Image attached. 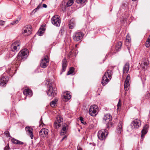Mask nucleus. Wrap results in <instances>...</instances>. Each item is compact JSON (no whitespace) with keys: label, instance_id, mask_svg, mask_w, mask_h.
I'll return each instance as SVG.
<instances>
[{"label":"nucleus","instance_id":"37998d69","mask_svg":"<svg viewBox=\"0 0 150 150\" xmlns=\"http://www.w3.org/2000/svg\"><path fill=\"white\" fill-rule=\"evenodd\" d=\"M66 132H64V131H63L62 130H61V132H60V135H64L66 133Z\"/></svg>","mask_w":150,"mask_h":150},{"label":"nucleus","instance_id":"603ef678","mask_svg":"<svg viewBox=\"0 0 150 150\" xmlns=\"http://www.w3.org/2000/svg\"><path fill=\"white\" fill-rule=\"evenodd\" d=\"M109 55H111V54H110V53H108V54H107L106 55V56H108Z\"/></svg>","mask_w":150,"mask_h":150},{"label":"nucleus","instance_id":"dca6fc26","mask_svg":"<svg viewBox=\"0 0 150 150\" xmlns=\"http://www.w3.org/2000/svg\"><path fill=\"white\" fill-rule=\"evenodd\" d=\"M130 77V75L128 74L127 76L124 83V89L125 91H127L129 87V81Z\"/></svg>","mask_w":150,"mask_h":150},{"label":"nucleus","instance_id":"b1692460","mask_svg":"<svg viewBox=\"0 0 150 150\" xmlns=\"http://www.w3.org/2000/svg\"><path fill=\"white\" fill-rule=\"evenodd\" d=\"M71 98V95H70L69 92L67 91L64 93V98L65 100V101H67L69 100Z\"/></svg>","mask_w":150,"mask_h":150},{"label":"nucleus","instance_id":"4be33fe9","mask_svg":"<svg viewBox=\"0 0 150 150\" xmlns=\"http://www.w3.org/2000/svg\"><path fill=\"white\" fill-rule=\"evenodd\" d=\"M23 94L26 96L31 97L32 95V92L31 90L28 88L25 89L23 91Z\"/></svg>","mask_w":150,"mask_h":150},{"label":"nucleus","instance_id":"f3484780","mask_svg":"<svg viewBox=\"0 0 150 150\" xmlns=\"http://www.w3.org/2000/svg\"><path fill=\"white\" fill-rule=\"evenodd\" d=\"M49 131L46 128H43L39 132L40 136L42 137L47 136L48 133Z\"/></svg>","mask_w":150,"mask_h":150},{"label":"nucleus","instance_id":"f03ea898","mask_svg":"<svg viewBox=\"0 0 150 150\" xmlns=\"http://www.w3.org/2000/svg\"><path fill=\"white\" fill-rule=\"evenodd\" d=\"M28 50L27 49H24L21 50L18 53L17 57V61L20 63L22 60L26 58L28 56Z\"/></svg>","mask_w":150,"mask_h":150},{"label":"nucleus","instance_id":"20e7f679","mask_svg":"<svg viewBox=\"0 0 150 150\" xmlns=\"http://www.w3.org/2000/svg\"><path fill=\"white\" fill-rule=\"evenodd\" d=\"M112 75V72L111 70H108L105 72L101 82L103 86L105 85L109 81V79L107 78V76L110 79Z\"/></svg>","mask_w":150,"mask_h":150},{"label":"nucleus","instance_id":"6e6552de","mask_svg":"<svg viewBox=\"0 0 150 150\" xmlns=\"http://www.w3.org/2000/svg\"><path fill=\"white\" fill-rule=\"evenodd\" d=\"M83 36V34L82 32L80 31H77L74 34L73 38L74 41L77 42L81 40Z\"/></svg>","mask_w":150,"mask_h":150},{"label":"nucleus","instance_id":"4468645a","mask_svg":"<svg viewBox=\"0 0 150 150\" xmlns=\"http://www.w3.org/2000/svg\"><path fill=\"white\" fill-rule=\"evenodd\" d=\"M23 33L25 36H27L30 35L32 32V30L31 26L30 25H27L24 27L23 29Z\"/></svg>","mask_w":150,"mask_h":150},{"label":"nucleus","instance_id":"a878e982","mask_svg":"<svg viewBox=\"0 0 150 150\" xmlns=\"http://www.w3.org/2000/svg\"><path fill=\"white\" fill-rule=\"evenodd\" d=\"M140 67L142 69L147 68L148 67V63L147 60L142 63L140 64Z\"/></svg>","mask_w":150,"mask_h":150},{"label":"nucleus","instance_id":"412c9836","mask_svg":"<svg viewBox=\"0 0 150 150\" xmlns=\"http://www.w3.org/2000/svg\"><path fill=\"white\" fill-rule=\"evenodd\" d=\"M75 26V22L74 19L73 18L71 19L69 24V28L70 29H72L74 28Z\"/></svg>","mask_w":150,"mask_h":150},{"label":"nucleus","instance_id":"79ce46f5","mask_svg":"<svg viewBox=\"0 0 150 150\" xmlns=\"http://www.w3.org/2000/svg\"><path fill=\"white\" fill-rule=\"evenodd\" d=\"M79 120L81 121L82 123L84 124V123L83 122V118L82 117H80L79 118Z\"/></svg>","mask_w":150,"mask_h":150},{"label":"nucleus","instance_id":"864d4df0","mask_svg":"<svg viewBox=\"0 0 150 150\" xmlns=\"http://www.w3.org/2000/svg\"><path fill=\"white\" fill-rule=\"evenodd\" d=\"M147 40H150V35H149V38H148Z\"/></svg>","mask_w":150,"mask_h":150},{"label":"nucleus","instance_id":"f257e3e1","mask_svg":"<svg viewBox=\"0 0 150 150\" xmlns=\"http://www.w3.org/2000/svg\"><path fill=\"white\" fill-rule=\"evenodd\" d=\"M20 45V43L18 41H17L13 43L11 45V50L8 52L6 57H11L13 56L19 50Z\"/></svg>","mask_w":150,"mask_h":150},{"label":"nucleus","instance_id":"c9c22d12","mask_svg":"<svg viewBox=\"0 0 150 150\" xmlns=\"http://www.w3.org/2000/svg\"><path fill=\"white\" fill-rule=\"evenodd\" d=\"M40 6L41 5L39 4L36 8H35L33 11L32 13H35L39 9V8H40Z\"/></svg>","mask_w":150,"mask_h":150},{"label":"nucleus","instance_id":"9d476101","mask_svg":"<svg viewBox=\"0 0 150 150\" xmlns=\"http://www.w3.org/2000/svg\"><path fill=\"white\" fill-rule=\"evenodd\" d=\"M16 67V64L14 65L13 63V64H11L8 66L7 68H6L7 70L6 71L8 73L10 76H12L15 73Z\"/></svg>","mask_w":150,"mask_h":150},{"label":"nucleus","instance_id":"473e14b6","mask_svg":"<svg viewBox=\"0 0 150 150\" xmlns=\"http://www.w3.org/2000/svg\"><path fill=\"white\" fill-rule=\"evenodd\" d=\"M74 0H69L66 4V7H68L71 6L74 3Z\"/></svg>","mask_w":150,"mask_h":150},{"label":"nucleus","instance_id":"423d86ee","mask_svg":"<svg viewBox=\"0 0 150 150\" xmlns=\"http://www.w3.org/2000/svg\"><path fill=\"white\" fill-rule=\"evenodd\" d=\"M108 134V132L105 129L99 130L98 133V138L100 140H103L106 138Z\"/></svg>","mask_w":150,"mask_h":150},{"label":"nucleus","instance_id":"8fccbe9b","mask_svg":"<svg viewBox=\"0 0 150 150\" xmlns=\"http://www.w3.org/2000/svg\"><path fill=\"white\" fill-rule=\"evenodd\" d=\"M127 48L128 49V50H129V52L130 53V48L129 47H127Z\"/></svg>","mask_w":150,"mask_h":150},{"label":"nucleus","instance_id":"ea45409f","mask_svg":"<svg viewBox=\"0 0 150 150\" xmlns=\"http://www.w3.org/2000/svg\"><path fill=\"white\" fill-rule=\"evenodd\" d=\"M4 134H5L7 137H9V133L8 131H6L4 132Z\"/></svg>","mask_w":150,"mask_h":150},{"label":"nucleus","instance_id":"a19ab883","mask_svg":"<svg viewBox=\"0 0 150 150\" xmlns=\"http://www.w3.org/2000/svg\"><path fill=\"white\" fill-rule=\"evenodd\" d=\"M5 23V22L3 21H0V25H4Z\"/></svg>","mask_w":150,"mask_h":150},{"label":"nucleus","instance_id":"393cba45","mask_svg":"<svg viewBox=\"0 0 150 150\" xmlns=\"http://www.w3.org/2000/svg\"><path fill=\"white\" fill-rule=\"evenodd\" d=\"M122 123L121 122H120L118 124L117 131L118 133H121L122 131Z\"/></svg>","mask_w":150,"mask_h":150},{"label":"nucleus","instance_id":"aec40b11","mask_svg":"<svg viewBox=\"0 0 150 150\" xmlns=\"http://www.w3.org/2000/svg\"><path fill=\"white\" fill-rule=\"evenodd\" d=\"M129 64L128 62H127L124 66L123 68V74H126L129 71Z\"/></svg>","mask_w":150,"mask_h":150},{"label":"nucleus","instance_id":"c03bdc74","mask_svg":"<svg viewBox=\"0 0 150 150\" xmlns=\"http://www.w3.org/2000/svg\"><path fill=\"white\" fill-rule=\"evenodd\" d=\"M40 123L41 124L40 125L43 124L44 125H45V124L43 123V122L42 121V117H41V119L40 121Z\"/></svg>","mask_w":150,"mask_h":150},{"label":"nucleus","instance_id":"f8f14e48","mask_svg":"<svg viewBox=\"0 0 150 150\" xmlns=\"http://www.w3.org/2000/svg\"><path fill=\"white\" fill-rule=\"evenodd\" d=\"M63 120V118L61 116H57L54 123V128L57 129H58L59 127L61 126V125L60 123H61L62 122Z\"/></svg>","mask_w":150,"mask_h":150},{"label":"nucleus","instance_id":"49530a36","mask_svg":"<svg viewBox=\"0 0 150 150\" xmlns=\"http://www.w3.org/2000/svg\"><path fill=\"white\" fill-rule=\"evenodd\" d=\"M67 137V136H64L63 137L62 139L61 140V141H63Z\"/></svg>","mask_w":150,"mask_h":150},{"label":"nucleus","instance_id":"2f4dec72","mask_svg":"<svg viewBox=\"0 0 150 150\" xmlns=\"http://www.w3.org/2000/svg\"><path fill=\"white\" fill-rule=\"evenodd\" d=\"M76 2L78 4H85L87 2V0H76Z\"/></svg>","mask_w":150,"mask_h":150},{"label":"nucleus","instance_id":"cd10ccee","mask_svg":"<svg viewBox=\"0 0 150 150\" xmlns=\"http://www.w3.org/2000/svg\"><path fill=\"white\" fill-rule=\"evenodd\" d=\"M122 45V44L121 42H118L115 46V50L117 51H119L121 48Z\"/></svg>","mask_w":150,"mask_h":150},{"label":"nucleus","instance_id":"6ab92c4d","mask_svg":"<svg viewBox=\"0 0 150 150\" xmlns=\"http://www.w3.org/2000/svg\"><path fill=\"white\" fill-rule=\"evenodd\" d=\"M26 131L30 134V137L32 139L33 138V129L29 127H26L25 128Z\"/></svg>","mask_w":150,"mask_h":150},{"label":"nucleus","instance_id":"de8ad7c7","mask_svg":"<svg viewBox=\"0 0 150 150\" xmlns=\"http://www.w3.org/2000/svg\"><path fill=\"white\" fill-rule=\"evenodd\" d=\"M43 7L46 8L47 7V5L46 4H43Z\"/></svg>","mask_w":150,"mask_h":150},{"label":"nucleus","instance_id":"2eb2a0df","mask_svg":"<svg viewBox=\"0 0 150 150\" xmlns=\"http://www.w3.org/2000/svg\"><path fill=\"white\" fill-rule=\"evenodd\" d=\"M9 80L8 76L3 75L0 79V85L1 86H5Z\"/></svg>","mask_w":150,"mask_h":150},{"label":"nucleus","instance_id":"5701e85b","mask_svg":"<svg viewBox=\"0 0 150 150\" xmlns=\"http://www.w3.org/2000/svg\"><path fill=\"white\" fill-rule=\"evenodd\" d=\"M67 65V61L65 58H64L62 61V72L65 71Z\"/></svg>","mask_w":150,"mask_h":150},{"label":"nucleus","instance_id":"7ed1b4c3","mask_svg":"<svg viewBox=\"0 0 150 150\" xmlns=\"http://www.w3.org/2000/svg\"><path fill=\"white\" fill-rule=\"evenodd\" d=\"M47 82L46 84L47 85V93L49 96H54L56 95V88H53L52 84L50 83L49 80L47 81Z\"/></svg>","mask_w":150,"mask_h":150},{"label":"nucleus","instance_id":"0eeeda50","mask_svg":"<svg viewBox=\"0 0 150 150\" xmlns=\"http://www.w3.org/2000/svg\"><path fill=\"white\" fill-rule=\"evenodd\" d=\"M51 21L52 23L56 26L59 27L60 25L61 20L59 16L57 15H54L52 17Z\"/></svg>","mask_w":150,"mask_h":150},{"label":"nucleus","instance_id":"39448f33","mask_svg":"<svg viewBox=\"0 0 150 150\" xmlns=\"http://www.w3.org/2000/svg\"><path fill=\"white\" fill-rule=\"evenodd\" d=\"M111 118L112 116L109 113L105 114L103 118V122H108L106 124L107 128H109L112 126V123L111 121Z\"/></svg>","mask_w":150,"mask_h":150},{"label":"nucleus","instance_id":"a18cd8bd","mask_svg":"<svg viewBox=\"0 0 150 150\" xmlns=\"http://www.w3.org/2000/svg\"><path fill=\"white\" fill-rule=\"evenodd\" d=\"M9 146H7L5 147L4 150H8L9 149Z\"/></svg>","mask_w":150,"mask_h":150},{"label":"nucleus","instance_id":"c85d7f7f","mask_svg":"<svg viewBox=\"0 0 150 150\" xmlns=\"http://www.w3.org/2000/svg\"><path fill=\"white\" fill-rule=\"evenodd\" d=\"M45 31V29L44 28L41 27L38 30L37 34L39 36H42Z\"/></svg>","mask_w":150,"mask_h":150},{"label":"nucleus","instance_id":"c756f323","mask_svg":"<svg viewBox=\"0 0 150 150\" xmlns=\"http://www.w3.org/2000/svg\"><path fill=\"white\" fill-rule=\"evenodd\" d=\"M57 101L58 100L57 98H55L54 100H52L50 103V105L52 107H54L56 105Z\"/></svg>","mask_w":150,"mask_h":150},{"label":"nucleus","instance_id":"4c0bfd02","mask_svg":"<svg viewBox=\"0 0 150 150\" xmlns=\"http://www.w3.org/2000/svg\"><path fill=\"white\" fill-rule=\"evenodd\" d=\"M20 18H19V20H16L15 21H13L11 23V24L12 25H13L17 24L18 23L19 21H20Z\"/></svg>","mask_w":150,"mask_h":150},{"label":"nucleus","instance_id":"5fc2aeb1","mask_svg":"<svg viewBox=\"0 0 150 150\" xmlns=\"http://www.w3.org/2000/svg\"><path fill=\"white\" fill-rule=\"evenodd\" d=\"M69 54V55H71V52H70Z\"/></svg>","mask_w":150,"mask_h":150},{"label":"nucleus","instance_id":"13d9d810","mask_svg":"<svg viewBox=\"0 0 150 150\" xmlns=\"http://www.w3.org/2000/svg\"><path fill=\"white\" fill-rule=\"evenodd\" d=\"M45 0H42V1H45Z\"/></svg>","mask_w":150,"mask_h":150},{"label":"nucleus","instance_id":"3c124183","mask_svg":"<svg viewBox=\"0 0 150 150\" xmlns=\"http://www.w3.org/2000/svg\"><path fill=\"white\" fill-rule=\"evenodd\" d=\"M77 150H82V149L80 147L79 148L78 147Z\"/></svg>","mask_w":150,"mask_h":150},{"label":"nucleus","instance_id":"7c9ffc66","mask_svg":"<svg viewBox=\"0 0 150 150\" xmlns=\"http://www.w3.org/2000/svg\"><path fill=\"white\" fill-rule=\"evenodd\" d=\"M74 68V67H71L70 68L69 70L68 71L67 75H68L70 74L73 75Z\"/></svg>","mask_w":150,"mask_h":150},{"label":"nucleus","instance_id":"a211bd4d","mask_svg":"<svg viewBox=\"0 0 150 150\" xmlns=\"http://www.w3.org/2000/svg\"><path fill=\"white\" fill-rule=\"evenodd\" d=\"M148 127L149 125L148 124H146L144 126L143 129L142 130L141 138L144 137V135L147 133Z\"/></svg>","mask_w":150,"mask_h":150},{"label":"nucleus","instance_id":"9b49d317","mask_svg":"<svg viewBox=\"0 0 150 150\" xmlns=\"http://www.w3.org/2000/svg\"><path fill=\"white\" fill-rule=\"evenodd\" d=\"M141 125V122L138 119L134 120L131 123V126L132 129H138Z\"/></svg>","mask_w":150,"mask_h":150},{"label":"nucleus","instance_id":"72a5a7b5","mask_svg":"<svg viewBox=\"0 0 150 150\" xmlns=\"http://www.w3.org/2000/svg\"><path fill=\"white\" fill-rule=\"evenodd\" d=\"M145 45L147 47H149L150 45V40H147Z\"/></svg>","mask_w":150,"mask_h":150},{"label":"nucleus","instance_id":"e433bc0d","mask_svg":"<svg viewBox=\"0 0 150 150\" xmlns=\"http://www.w3.org/2000/svg\"><path fill=\"white\" fill-rule=\"evenodd\" d=\"M121 106V101L120 99L119 100V102L118 103L117 105V110H118L119 108Z\"/></svg>","mask_w":150,"mask_h":150},{"label":"nucleus","instance_id":"09e8293b","mask_svg":"<svg viewBox=\"0 0 150 150\" xmlns=\"http://www.w3.org/2000/svg\"><path fill=\"white\" fill-rule=\"evenodd\" d=\"M3 51L1 48L0 49V54H1L3 52Z\"/></svg>","mask_w":150,"mask_h":150},{"label":"nucleus","instance_id":"ddd939ff","mask_svg":"<svg viewBox=\"0 0 150 150\" xmlns=\"http://www.w3.org/2000/svg\"><path fill=\"white\" fill-rule=\"evenodd\" d=\"M49 60L48 57L46 56L42 59L40 63V66L42 68H46L48 65Z\"/></svg>","mask_w":150,"mask_h":150},{"label":"nucleus","instance_id":"6e6d98bb","mask_svg":"<svg viewBox=\"0 0 150 150\" xmlns=\"http://www.w3.org/2000/svg\"><path fill=\"white\" fill-rule=\"evenodd\" d=\"M137 0H132V1H136Z\"/></svg>","mask_w":150,"mask_h":150},{"label":"nucleus","instance_id":"bb28decb","mask_svg":"<svg viewBox=\"0 0 150 150\" xmlns=\"http://www.w3.org/2000/svg\"><path fill=\"white\" fill-rule=\"evenodd\" d=\"M11 141L14 144L19 145H22L23 144V142L17 140L14 138H13L11 139Z\"/></svg>","mask_w":150,"mask_h":150},{"label":"nucleus","instance_id":"58836bf2","mask_svg":"<svg viewBox=\"0 0 150 150\" xmlns=\"http://www.w3.org/2000/svg\"><path fill=\"white\" fill-rule=\"evenodd\" d=\"M130 38L128 36V35H127L126 36V42H127L128 43L130 42Z\"/></svg>","mask_w":150,"mask_h":150},{"label":"nucleus","instance_id":"1a4fd4ad","mask_svg":"<svg viewBox=\"0 0 150 150\" xmlns=\"http://www.w3.org/2000/svg\"><path fill=\"white\" fill-rule=\"evenodd\" d=\"M98 107L96 105H94L90 107L89 109V113L92 116H94L98 113Z\"/></svg>","mask_w":150,"mask_h":150},{"label":"nucleus","instance_id":"4d7b16f0","mask_svg":"<svg viewBox=\"0 0 150 150\" xmlns=\"http://www.w3.org/2000/svg\"><path fill=\"white\" fill-rule=\"evenodd\" d=\"M77 44H76V45H75V46H76V47H77Z\"/></svg>","mask_w":150,"mask_h":150},{"label":"nucleus","instance_id":"f704fd0d","mask_svg":"<svg viewBox=\"0 0 150 150\" xmlns=\"http://www.w3.org/2000/svg\"><path fill=\"white\" fill-rule=\"evenodd\" d=\"M67 126V124H65L63 126L62 130L64 132H67V129L66 127Z\"/></svg>","mask_w":150,"mask_h":150}]
</instances>
